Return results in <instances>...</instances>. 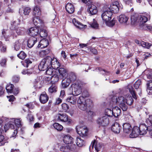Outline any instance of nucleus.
Wrapping results in <instances>:
<instances>
[{"label": "nucleus", "instance_id": "f257e3e1", "mask_svg": "<svg viewBox=\"0 0 152 152\" xmlns=\"http://www.w3.org/2000/svg\"><path fill=\"white\" fill-rule=\"evenodd\" d=\"M133 102L132 97L131 96H128L126 98L122 96L117 97L116 96H113L111 98L110 101V105L116 104L117 103L119 104L120 107L123 111H126L128 108L126 104L131 105Z\"/></svg>", "mask_w": 152, "mask_h": 152}, {"label": "nucleus", "instance_id": "f03ea898", "mask_svg": "<svg viewBox=\"0 0 152 152\" xmlns=\"http://www.w3.org/2000/svg\"><path fill=\"white\" fill-rule=\"evenodd\" d=\"M77 102L78 107L83 111H85L87 107H90L92 104V101L90 99H86L83 96L79 97Z\"/></svg>", "mask_w": 152, "mask_h": 152}, {"label": "nucleus", "instance_id": "7ed1b4c3", "mask_svg": "<svg viewBox=\"0 0 152 152\" xmlns=\"http://www.w3.org/2000/svg\"><path fill=\"white\" fill-rule=\"evenodd\" d=\"M52 58L47 56L44 58L38 66V68L40 70L44 71L46 70L49 67H50Z\"/></svg>", "mask_w": 152, "mask_h": 152}, {"label": "nucleus", "instance_id": "20e7f679", "mask_svg": "<svg viewBox=\"0 0 152 152\" xmlns=\"http://www.w3.org/2000/svg\"><path fill=\"white\" fill-rule=\"evenodd\" d=\"M110 122L109 118L107 117V116L104 115L99 117L96 120V124L99 127L104 128L108 126Z\"/></svg>", "mask_w": 152, "mask_h": 152}, {"label": "nucleus", "instance_id": "39448f33", "mask_svg": "<svg viewBox=\"0 0 152 152\" xmlns=\"http://www.w3.org/2000/svg\"><path fill=\"white\" fill-rule=\"evenodd\" d=\"M71 88L72 89L73 95L75 96L78 95L82 92L81 86L78 83H73Z\"/></svg>", "mask_w": 152, "mask_h": 152}, {"label": "nucleus", "instance_id": "423d86ee", "mask_svg": "<svg viewBox=\"0 0 152 152\" xmlns=\"http://www.w3.org/2000/svg\"><path fill=\"white\" fill-rule=\"evenodd\" d=\"M76 130L77 134L80 136L84 137L87 136L88 135V129L85 126H77L76 127Z\"/></svg>", "mask_w": 152, "mask_h": 152}, {"label": "nucleus", "instance_id": "0eeeda50", "mask_svg": "<svg viewBox=\"0 0 152 152\" xmlns=\"http://www.w3.org/2000/svg\"><path fill=\"white\" fill-rule=\"evenodd\" d=\"M119 6L120 4L118 1H116L112 3L109 9L112 13H116L119 11Z\"/></svg>", "mask_w": 152, "mask_h": 152}, {"label": "nucleus", "instance_id": "6e6552de", "mask_svg": "<svg viewBox=\"0 0 152 152\" xmlns=\"http://www.w3.org/2000/svg\"><path fill=\"white\" fill-rule=\"evenodd\" d=\"M88 12L91 15L96 14L97 12L96 7L95 5L92 4L90 2H88Z\"/></svg>", "mask_w": 152, "mask_h": 152}, {"label": "nucleus", "instance_id": "1a4fd4ad", "mask_svg": "<svg viewBox=\"0 0 152 152\" xmlns=\"http://www.w3.org/2000/svg\"><path fill=\"white\" fill-rule=\"evenodd\" d=\"M140 135V131L138 126H134L132 128L131 132L129 135V137L131 138H134L137 137Z\"/></svg>", "mask_w": 152, "mask_h": 152}, {"label": "nucleus", "instance_id": "9d476101", "mask_svg": "<svg viewBox=\"0 0 152 152\" xmlns=\"http://www.w3.org/2000/svg\"><path fill=\"white\" fill-rule=\"evenodd\" d=\"M147 125L145 124H140L138 127L139 131H140V135H144L145 134L148 130L149 128Z\"/></svg>", "mask_w": 152, "mask_h": 152}, {"label": "nucleus", "instance_id": "9b49d317", "mask_svg": "<svg viewBox=\"0 0 152 152\" xmlns=\"http://www.w3.org/2000/svg\"><path fill=\"white\" fill-rule=\"evenodd\" d=\"M123 126L124 133L126 135L129 134L132 129L131 125L128 123H125L124 124Z\"/></svg>", "mask_w": 152, "mask_h": 152}, {"label": "nucleus", "instance_id": "f8f14e48", "mask_svg": "<svg viewBox=\"0 0 152 152\" xmlns=\"http://www.w3.org/2000/svg\"><path fill=\"white\" fill-rule=\"evenodd\" d=\"M121 126L117 123H115L111 128L112 130L115 133L118 134L120 133Z\"/></svg>", "mask_w": 152, "mask_h": 152}, {"label": "nucleus", "instance_id": "ddd939ff", "mask_svg": "<svg viewBox=\"0 0 152 152\" xmlns=\"http://www.w3.org/2000/svg\"><path fill=\"white\" fill-rule=\"evenodd\" d=\"M112 13L110 11H105L101 15V17L102 19H114V18H113L112 15Z\"/></svg>", "mask_w": 152, "mask_h": 152}, {"label": "nucleus", "instance_id": "4468645a", "mask_svg": "<svg viewBox=\"0 0 152 152\" xmlns=\"http://www.w3.org/2000/svg\"><path fill=\"white\" fill-rule=\"evenodd\" d=\"M39 29L35 27L31 28L28 29V32L30 35L34 37L39 34Z\"/></svg>", "mask_w": 152, "mask_h": 152}, {"label": "nucleus", "instance_id": "2eb2a0df", "mask_svg": "<svg viewBox=\"0 0 152 152\" xmlns=\"http://www.w3.org/2000/svg\"><path fill=\"white\" fill-rule=\"evenodd\" d=\"M41 14V12L39 8L37 6L35 7L33 9V15L34 16L33 19L36 18L39 19V16Z\"/></svg>", "mask_w": 152, "mask_h": 152}, {"label": "nucleus", "instance_id": "dca6fc26", "mask_svg": "<svg viewBox=\"0 0 152 152\" xmlns=\"http://www.w3.org/2000/svg\"><path fill=\"white\" fill-rule=\"evenodd\" d=\"M49 99L46 92H43L40 95L39 100L40 102L42 104H45L48 101Z\"/></svg>", "mask_w": 152, "mask_h": 152}, {"label": "nucleus", "instance_id": "f3484780", "mask_svg": "<svg viewBox=\"0 0 152 152\" xmlns=\"http://www.w3.org/2000/svg\"><path fill=\"white\" fill-rule=\"evenodd\" d=\"M56 117L58 120L63 122H66L68 120V116L64 114H58L56 115Z\"/></svg>", "mask_w": 152, "mask_h": 152}, {"label": "nucleus", "instance_id": "a211bd4d", "mask_svg": "<svg viewBox=\"0 0 152 152\" xmlns=\"http://www.w3.org/2000/svg\"><path fill=\"white\" fill-rule=\"evenodd\" d=\"M66 11L69 14L73 13L75 10V7L71 3H68L65 6Z\"/></svg>", "mask_w": 152, "mask_h": 152}, {"label": "nucleus", "instance_id": "6ab92c4d", "mask_svg": "<svg viewBox=\"0 0 152 152\" xmlns=\"http://www.w3.org/2000/svg\"><path fill=\"white\" fill-rule=\"evenodd\" d=\"M60 64L57 59L54 58H52L51 67L54 69H56L59 67Z\"/></svg>", "mask_w": 152, "mask_h": 152}, {"label": "nucleus", "instance_id": "aec40b11", "mask_svg": "<svg viewBox=\"0 0 152 152\" xmlns=\"http://www.w3.org/2000/svg\"><path fill=\"white\" fill-rule=\"evenodd\" d=\"M48 44V40L45 39H43L40 41L38 47L42 48L47 47Z\"/></svg>", "mask_w": 152, "mask_h": 152}, {"label": "nucleus", "instance_id": "412c9836", "mask_svg": "<svg viewBox=\"0 0 152 152\" xmlns=\"http://www.w3.org/2000/svg\"><path fill=\"white\" fill-rule=\"evenodd\" d=\"M37 38L31 37L28 40V46L29 48H31L34 45L35 43L37 41Z\"/></svg>", "mask_w": 152, "mask_h": 152}, {"label": "nucleus", "instance_id": "4be33fe9", "mask_svg": "<svg viewBox=\"0 0 152 152\" xmlns=\"http://www.w3.org/2000/svg\"><path fill=\"white\" fill-rule=\"evenodd\" d=\"M63 137L64 142L66 144H71L73 141V138L69 134L64 135Z\"/></svg>", "mask_w": 152, "mask_h": 152}, {"label": "nucleus", "instance_id": "5701e85b", "mask_svg": "<svg viewBox=\"0 0 152 152\" xmlns=\"http://www.w3.org/2000/svg\"><path fill=\"white\" fill-rule=\"evenodd\" d=\"M95 144V145L94 147L95 148L97 152H98L101 149V148L102 146V143L99 142H97L95 140L92 145V147L93 148Z\"/></svg>", "mask_w": 152, "mask_h": 152}, {"label": "nucleus", "instance_id": "b1692460", "mask_svg": "<svg viewBox=\"0 0 152 152\" xmlns=\"http://www.w3.org/2000/svg\"><path fill=\"white\" fill-rule=\"evenodd\" d=\"M121 113V110L118 107H115L113 108V116L117 117L120 115Z\"/></svg>", "mask_w": 152, "mask_h": 152}, {"label": "nucleus", "instance_id": "393cba45", "mask_svg": "<svg viewBox=\"0 0 152 152\" xmlns=\"http://www.w3.org/2000/svg\"><path fill=\"white\" fill-rule=\"evenodd\" d=\"M73 24L76 27L78 28H85L87 26L86 25H83L82 23L79 22L77 20H72Z\"/></svg>", "mask_w": 152, "mask_h": 152}, {"label": "nucleus", "instance_id": "a878e982", "mask_svg": "<svg viewBox=\"0 0 152 152\" xmlns=\"http://www.w3.org/2000/svg\"><path fill=\"white\" fill-rule=\"evenodd\" d=\"M67 102H69L72 104H75L76 103L77 98L74 95L71 96H68L66 99Z\"/></svg>", "mask_w": 152, "mask_h": 152}, {"label": "nucleus", "instance_id": "bb28decb", "mask_svg": "<svg viewBox=\"0 0 152 152\" xmlns=\"http://www.w3.org/2000/svg\"><path fill=\"white\" fill-rule=\"evenodd\" d=\"M39 33V34L41 37H45L48 35V33L47 31L45 28L43 27V26L41 27L40 28Z\"/></svg>", "mask_w": 152, "mask_h": 152}, {"label": "nucleus", "instance_id": "cd10ccee", "mask_svg": "<svg viewBox=\"0 0 152 152\" xmlns=\"http://www.w3.org/2000/svg\"><path fill=\"white\" fill-rule=\"evenodd\" d=\"M71 82L70 80L65 78L62 80V86L63 88H66L70 84Z\"/></svg>", "mask_w": 152, "mask_h": 152}, {"label": "nucleus", "instance_id": "c85d7f7f", "mask_svg": "<svg viewBox=\"0 0 152 152\" xmlns=\"http://www.w3.org/2000/svg\"><path fill=\"white\" fill-rule=\"evenodd\" d=\"M1 130H0V146L4 145L6 143L8 142L7 139L1 134Z\"/></svg>", "mask_w": 152, "mask_h": 152}, {"label": "nucleus", "instance_id": "c756f323", "mask_svg": "<svg viewBox=\"0 0 152 152\" xmlns=\"http://www.w3.org/2000/svg\"><path fill=\"white\" fill-rule=\"evenodd\" d=\"M104 22H105L107 26L109 27H112L115 23L114 20H104Z\"/></svg>", "mask_w": 152, "mask_h": 152}, {"label": "nucleus", "instance_id": "7c9ffc66", "mask_svg": "<svg viewBox=\"0 0 152 152\" xmlns=\"http://www.w3.org/2000/svg\"><path fill=\"white\" fill-rule=\"evenodd\" d=\"M14 86L13 84L8 83L6 87V89L8 93H12Z\"/></svg>", "mask_w": 152, "mask_h": 152}, {"label": "nucleus", "instance_id": "2f4dec72", "mask_svg": "<svg viewBox=\"0 0 152 152\" xmlns=\"http://www.w3.org/2000/svg\"><path fill=\"white\" fill-rule=\"evenodd\" d=\"M50 51L51 50L50 48H48L45 50H41L39 52V55L40 57H43L48 54Z\"/></svg>", "mask_w": 152, "mask_h": 152}, {"label": "nucleus", "instance_id": "473e14b6", "mask_svg": "<svg viewBox=\"0 0 152 152\" xmlns=\"http://www.w3.org/2000/svg\"><path fill=\"white\" fill-rule=\"evenodd\" d=\"M77 145L81 147L85 145V142L83 140L81 139L80 137H77L76 140Z\"/></svg>", "mask_w": 152, "mask_h": 152}, {"label": "nucleus", "instance_id": "72a5a7b5", "mask_svg": "<svg viewBox=\"0 0 152 152\" xmlns=\"http://www.w3.org/2000/svg\"><path fill=\"white\" fill-rule=\"evenodd\" d=\"M58 72L60 75L63 77L66 76L67 72L66 70L63 68H60L58 70Z\"/></svg>", "mask_w": 152, "mask_h": 152}, {"label": "nucleus", "instance_id": "f704fd0d", "mask_svg": "<svg viewBox=\"0 0 152 152\" xmlns=\"http://www.w3.org/2000/svg\"><path fill=\"white\" fill-rule=\"evenodd\" d=\"M22 40L18 39L15 42L14 48L16 51L18 50L20 48Z\"/></svg>", "mask_w": 152, "mask_h": 152}, {"label": "nucleus", "instance_id": "c9c22d12", "mask_svg": "<svg viewBox=\"0 0 152 152\" xmlns=\"http://www.w3.org/2000/svg\"><path fill=\"white\" fill-rule=\"evenodd\" d=\"M42 20H32V22L35 26H37L38 27L43 26V23Z\"/></svg>", "mask_w": 152, "mask_h": 152}, {"label": "nucleus", "instance_id": "e433bc0d", "mask_svg": "<svg viewBox=\"0 0 152 152\" xmlns=\"http://www.w3.org/2000/svg\"><path fill=\"white\" fill-rule=\"evenodd\" d=\"M104 115L107 116L108 118L112 117L113 116V109L112 110L109 108L106 109Z\"/></svg>", "mask_w": 152, "mask_h": 152}, {"label": "nucleus", "instance_id": "4c0bfd02", "mask_svg": "<svg viewBox=\"0 0 152 152\" xmlns=\"http://www.w3.org/2000/svg\"><path fill=\"white\" fill-rule=\"evenodd\" d=\"M57 87L55 84H53L48 89V91L50 93H55L57 91Z\"/></svg>", "mask_w": 152, "mask_h": 152}, {"label": "nucleus", "instance_id": "58836bf2", "mask_svg": "<svg viewBox=\"0 0 152 152\" xmlns=\"http://www.w3.org/2000/svg\"><path fill=\"white\" fill-rule=\"evenodd\" d=\"M25 31L24 28H18L16 29V32L18 35H22L24 34Z\"/></svg>", "mask_w": 152, "mask_h": 152}, {"label": "nucleus", "instance_id": "ea45409f", "mask_svg": "<svg viewBox=\"0 0 152 152\" xmlns=\"http://www.w3.org/2000/svg\"><path fill=\"white\" fill-rule=\"evenodd\" d=\"M14 125L12 124L11 122L6 124L4 126L5 132H6L9 128H10L12 129H14Z\"/></svg>", "mask_w": 152, "mask_h": 152}, {"label": "nucleus", "instance_id": "a19ab883", "mask_svg": "<svg viewBox=\"0 0 152 152\" xmlns=\"http://www.w3.org/2000/svg\"><path fill=\"white\" fill-rule=\"evenodd\" d=\"M141 14L133 13L131 15V19H141Z\"/></svg>", "mask_w": 152, "mask_h": 152}, {"label": "nucleus", "instance_id": "79ce46f5", "mask_svg": "<svg viewBox=\"0 0 152 152\" xmlns=\"http://www.w3.org/2000/svg\"><path fill=\"white\" fill-rule=\"evenodd\" d=\"M146 122L148 125V126L150 128L152 127V115L150 116L149 118H147Z\"/></svg>", "mask_w": 152, "mask_h": 152}, {"label": "nucleus", "instance_id": "37998d69", "mask_svg": "<svg viewBox=\"0 0 152 152\" xmlns=\"http://www.w3.org/2000/svg\"><path fill=\"white\" fill-rule=\"evenodd\" d=\"M53 126L55 129L58 131H61L63 128V126L58 123H55L53 124Z\"/></svg>", "mask_w": 152, "mask_h": 152}, {"label": "nucleus", "instance_id": "c03bdc74", "mask_svg": "<svg viewBox=\"0 0 152 152\" xmlns=\"http://www.w3.org/2000/svg\"><path fill=\"white\" fill-rule=\"evenodd\" d=\"M69 79L70 81H74L76 79V76L75 74L73 72H71L69 74Z\"/></svg>", "mask_w": 152, "mask_h": 152}, {"label": "nucleus", "instance_id": "a18cd8bd", "mask_svg": "<svg viewBox=\"0 0 152 152\" xmlns=\"http://www.w3.org/2000/svg\"><path fill=\"white\" fill-rule=\"evenodd\" d=\"M129 91L130 93L132 95L133 98L136 99H137V95L135 93V91L134 90V89L132 87H131L130 88H129Z\"/></svg>", "mask_w": 152, "mask_h": 152}, {"label": "nucleus", "instance_id": "49530a36", "mask_svg": "<svg viewBox=\"0 0 152 152\" xmlns=\"http://www.w3.org/2000/svg\"><path fill=\"white\" fill-rule=\"evenodd\" d=\"M18 56L20 59H24L26 57V55L23 51H21L19 54L17 55Z\"/></svg>", "mask_w": 152, "mask_h": 152}, {"label": "nucleus", "instance_id": "de8ad7c7", "mask_svg": "<svg viewBox=\"0 0 152 152\" xmlns=\"http://www.w3.org/2000/svg\"><path fill=\"white\" fill-rule=\"evenodd\" d=\"M141 45L142 47L145 48L147 49L149 48L151 45L150 43L144 42H142L141 43Z\"/></svg>", "mask_w": 152, "mask_h": 152}, {"label": "nucleus", "instance_id": "09e8293b", "mask_svg": "<svg viewBox=\"0 0 152 152\" xmlns=\"http://www.w3.org/2000/svg\"><path fill=\"white\" fill-rule=\"evenodd\" d=\"M141 19H150L151 18L150 15L148 13H144L141 14Z\"/></svg>", "mask_w": 152, "mask_h": 152}, {"label": "nucleus", "instance_id": "8fccbe9b", "mask_svg": "<svg viewBox=\"0 0 152 152\" xmlns=\"http://www.w3.org/2000/svg\"><path fill=\"white\" fill-rule=\"evenodd\" d=\"M52 68L50 66L49 67L46 69L47 70L46 71V72L47 74L49 75H51L53 74L54 72V70H53Z\"/></svg>", "mask_w": 152, "mask_h": 152}, {"label": "nucleus", "instance_id": "3c124183", "mask_svg": "<svg viewBox=\"0 0 152 152\" xmlns=\"http://www.w3.org/2000/svg\"><path fill=\"white\" fill-rule=\"evenodd\" d=\"M62 108L64 112H66L69 109V105L66 103H63L62 105Z\"/></svg>", "mask_w": 152, "mask_h": 152}, {"label": "nucleus", "instance_id": "603ef678", "mask_svg": "<svg viewBox=\"0 0 152 152\" xmlns=\"http://www.w3.org/2000/svg\"><path fill=\"white\" fill-rule=\"evenodd\" d=\"M32 62L28 59H26L24 61L23 64L24 66L28 67L29 64H31Z\"/></svg>", "mask_w": 152, "mask_h": 152}, {"label": "nucleus", "instance_id": "864d4df0", "mask_svg": "<svg viewBox=\"0 0 152 152\" xmlns=\"http://www.w3.org/2000/svg\"><path fill=\"white\" fill-rule=\"evenodd\" d=\"M91 26L95 29H97L99 28V25L96 21H94L92 23L90 24Z\"/></svg>", "mask_w": 152, "mask_h": 152}, {"label": "nucleus", "instance_id": "5fc2aeb1", "mask_svg": "<svg viewBox=\"0 0 152 152\" xmlns=\"http://www.w3.org/2000/svg\"><path fill=\"white\" fill-rule=\"evenodd\" d=\"M141 80H138L134 83V86L136 89H138L139 88V86L141 85Z\"/></svg>", "mask_w": 152, "mask_h": 152}, {"label": "nucleus", "instance_id": "6e6d98bb", "mask_svg": "<svg viewBox=\"0 0 152 152\" xmlns=\"http://www.w3.org/2000/svg\"><path fill=\"white\" fill-rule=\"evenodd\" d=\"M31 11V9L30 8L26 7L24 8L23 10V14L25 15H28Z\"/></svg>", "mask_w": 152, "mask_h": 152}, {"label": "nucleus", "instance_id": "4d7b16f0", "mask_svg": "<svg viewBox=\"0 0 152 152\" xmlns=\"http://www.w3.org/2000/svg\"><path fill=\"white\" fill-rule=\"evenodd\" d=\"M7 59L5 58L2 59L0 61L1 65L3 67H5L6 65Z\"/></svg>", "mask_w": 152, "mask_h": 152}, {"label": "nucleus", "instance_id": "13d9d810", "mask_svg": "<svg viewBox=\"0 0 152 152\" xmlns=\"http://www.w3.org/2000/svg\"><path fill=\"white\" fill-rule=\"evenodd\" d=\"M51 78L53 79L54 83L58 82L59 80V78L57 75L54 74L51 76Z\"/></svg>", "mask_w": 152, "mask_h": 152}, {"label": "nucleus", "instance_id": "bf43d9fd", "mask_svg": "<svg viewBox=\"0 0 152 152\" xmlns=\"http://www.w3.org/2000/svg\"><path fill=\"white\" fill-rule=\"evenodd\" d=\"M15 124L17 126H21V120L20 119H16L14 120Z\"/></svg>", "mask_w": 152, "mask_h": 152}, {"label": "nucleus", "instance_id": "052dcab7", "mask_svg": "<svg viewBox=\"0 0 152 152\" xmlns=\"http://www.w3.org/2000/svg\"><path fill=\"white\" fill-rule=\"evenodd\" d=\"M124 3L126 4L131 6L132 5V0H123Z\"/></svg>", "mask_w": 152, "mask_h": 152}, {"label": "nucleus", "instance_id": "680f3d73", "mask_svg": "<svg viewBox=\"0 0 152 152\" xmlns=\"http://www.w3.org/2000/svg\"><path fill=\"white\" fill-rule=\"evenodd\" d=\"M141 20H131V24L132 25H136L138 24V22Z\"/></svg>", "mask_w": 152, "mask_h": 152}, {"label": "nucleus", "instance_id": "e2e57ef3", "mask_svg": "<svg viewBox=\"0 0 152 152\" xmlns=\"http://www.w3.org/2000/svg\"><path fill=\"white\" fill-rule=\"evenodd\" d=\"M20 77L17 76H14L12 77L13 81L15 83H18L19 81Z\"/></svg>", "mask_w": 152, "mask_h": 152}, {"label": "nucleus", "instance_id": "0e129e2a", "mask_svg": "<svg viewBox=\"0 0 152 152\" xmlns=\"http://www.w3.org/2000/svg\"><path fill=\"white\" fill-rule=\"evenodd\" d=\"M128 20H118L119 22L121 23H123L124 25L129 24V23L128 21Z\"/></svg>", "mask_w": 152, "mask_h": 152}, {"label": "nucleus", "instance_id": "69168bd1", "mask_svg": "<svg viewBox=\"0 0 152 152\" xmlns=\"http://www.w3.org/2000/svg\"><path fill=\"white\" fill-rule=\"evenodd\" d=\"M147 88H152V80L148 81L147 83Z\"/></svg>", "mask_w": 152, "mask_h": 152}, {"label": "nucleus", "instance_id": "338daca9", "mask_svg": "<svg viewBox=\"0 0 152 152\" xmlns=\"http://www.w3.org/2000/svg\"><path fill=\"white\" fill-rule=\"evenodd\" d=\"M7 47L6 46L4 45L1 48V52L5 53L6 51Z\"/></svg>", "mask_w": 152, "mask_h": 152}, {"label": "nucleus", "instance_id": "774afa93", "mask_svg": "<svg viewBox=\"0 0 152 152\" xmlns=\"http://www.w3.org/2000/svg\"><path fill=\"white\" fill-rule=\"evenodd\" d=\"M27 118L30 121H31L33 120L34 118L33 115L30 113L28 114Z\"/></svg>", "mask_w": 152, "mask_h": 152}]
</instances>
